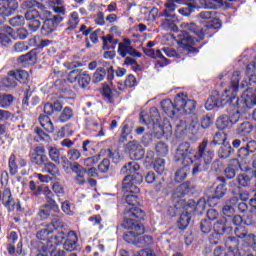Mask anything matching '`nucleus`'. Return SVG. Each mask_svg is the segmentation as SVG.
Returning <instances> with one entry per match:
<instances>
[{"label":"nucleus","instance_id":"nucleus-29","mask_svg":"<svg viewBox=\"0 0 256 256\" xmlns=\"http://www.w3.org/2000/svg\"><path fill=\"white\" fill-rule=\"evenodd\" d=\"M9 77H12V79H15L16 81H27L29 79V73L25 70H14L8 72Z\"/></svg>","mask_w":256,"mask_h":256},{"label":"nucleus","instance_id":"nucleus-2","mask_svg":"<svg viewBox=\"0 0 256 256\" xmlns=\"http://www.w3.org/2000/svg\"><path fill=\"white\" fill-rule=\"evenodd\" d=\"M180 29L184 32V34L180 35V43L184 51L190 54L199 53V50L191 45H195V43H199V41L205 39V32H203V29L199 28L194 22H183L180 25ZM188 33H194L198 38H194Z\"/></svg>","mask_w":256,"mask_h":256},{"label":"nucleus","instance_id":"nucleus-30","mask_svg":"<svg viewBox=\"0 0 256 256\" xmlns=\"http://www.w3.org/2000/svg\"><path fill=\"white\" fill-rule=\"evenodd\" d=\"M161 107L163 111L167 113V115H175V111H177V106H175V100L174 103L170 99L163 100L161 102Z\"/></svg>","mask_w":256,"mask_h":256},{"label":"nucleus","instance_id":"nucleus-3","mask_svg":"<svg viewBox=\"0 0 256 256\" xmlns=\"http://www.w3.org/2000/svg\"><path fill=\"white\" fill-rule=\"evenodd\" d=\"M135 219H145V212L141 208L131 207L124 210V220L122 227L129 229L127 233H134V235H143L145 227L142 224H136Z\"/></svg>","mask_w":256,"mask_h":256},{"label":"nucleus","instance_id":"nucleus-49","mask_svg":"<svg viewBox=\"0 0 256 256\" xmlns=\"http://www.w3.org/2000/svg\"><path fill=\"white\" fill-rule=\"evenodd\" d=\"M225 141H227V134H225L223 132H217L214 135L212 144L213 145H225Z\"/></svg>","mask_w":256,"mask_h":256},{"label":"nucleus","instance_id":"nucleus-52","mask_svg":"<svg viewBox=\"0 0 256 256\" xmlns=\"http://www.w3.org/2000/svg\"><path fill=\"white\" fill-rule=\"evenodd\" d=\"M225 246L229 251H235L239 247V240L235 237H228L225 241Z\"/></svg>","mask_w":256,"mask_h":256},{"label":"nucleus","instance_id":"nucleus-48","mask_svg":"<svg viewBox=\"0 0 256 256\" xmlns=\"http://www.w3.org/2000/svg\"><path fill=\"white\" fill-rule=\"evenodd\" d=\"M154 170L158 175H163L165 173V159L158 158L154 162Z\"/></svg>","mask_w":256,"mask_h":256},{"label":"nucleus","instance_id":"nucleus-57","mask_svg":"<svg viewBox=\"0 0 256 256\" xmlns=\"http://www.w3.org/2000/svg\"><path fill=\"white\" fill-rule=\"evenodd\" d=\"M12 27H21L25 24V18L21 15L15 16L9 20Z\"/></svg>","mask_w":256,"mask_h":256},{"label":"nucleus","instance_id":"nucleus-59","mask_svg":"<svg viewBox=\"0 0 256 256\" xmlns=\"http://www.w3.org/2000/svg\"><path fill=\"white\" fill-rule=\"evenodd\" d=\"M156 152L158 153V155L163 157L167 155V153H169V148L167 147V144H165L164 142H158L156 144Z\"/></svg>","mask_w":256,"mask_h":256},{"label":"nucleus","instance_id":"nucleus-44","mask_svg":"<svg viewBox=\"0 0 256 256\" xmlns=\"http://www.w3.org/2000/svg\"><path fill=\"white\" fill-rule=\"evenodd\" d=\"M73 117V110L69 107H65L63 111L60 113L59 121L61 123H67V121H70Z\"/></svg>","mask_w":256,"mask_h":256},{"label":"nucleus","instance_id":"nucleus-13","mask_svg":"<svg viewBox=\"0 0 256 256\" xmlns=\"http://www.w3.org/2000/svg\"><path fill=\"white\" fill-rule=\"evenodd\" d=\"M159 119H161V116L156 107H152L149 114H145V112H141L140 114V123L142 125H152L153 127H157L159 125Z\"/></svg>","mask_w":256,"mask_h":256},{"label":"nucleus","instance_id":"nucleus-40","mask_svg":"<svg viewBox=\"0 0 256 256\" xmlns=\"http://www.w3.org/2000/svg\"><path fill=\"white\" fill-rule=\"evenodd\" d=\"M125 200H126V203L130 205V207H127L126 209H131V207H135V205H139V197L135 192H129V194H126Z\"/></svg>","mask_w":256,"mask_h":256},{"label":"nucleus","instance_id":"nucleus-50","mask_svg":"<svg viewBox=\"0 0 256 256\" xmlns=\"http://www.w3.org/2000/svg\"><path fill=\"white\" fill-rule=\"evenodd\" d=\"M23 105L29 106V103L35 107V105H39V98L38 96H32L31 93L27 92L26 96L22 100Z\"/></svg>","mask_w":256,"mask_h":256},{"label":"nucleus","instance_id":"nucleus-21","mask_svg":"<svg viewBox=\"0 0 256 256\" xmlns=\"http://www.w3.org/2000/svg\"><path fill=\"white\" fill-rule=\"evenodd\" d=\"M237 203H239V198L235 196L230 198L222 208L223 215H225V217H233Z\"/></svg>","mask_w":256,"mask_h":256},{"label":"nucleus","instance_id":"nucleus-58","mask_svg":"<svg viewBox=\"0 0 256 256\" xmlns=\"http://www.w3.org/2000/svg\"><path fill=\"white\" fill-rule=\"evenodd\" d=\"M141 145L137 142V140H133V141H130L128 142L125 146H124V149L126 151V153H129L130 155L132 153L135 152V150L140 147Z\"/></svg>","mask_w":256,"mask_h":256},{"label":"nucleus","instance_id":"nucleus-47","mask_svg":"<svg viewBox=\"0 0 256 256\" xmlns=\"http://www.w3.org/2000/svg\"><path fill=\"white\" fill-rule=\"evenodd\" d=\"M106 75L107 71L105 70V68H98L93 75V83H101V81L105 79Z\"/></svg>","mask_w":256,"mask_h":256},{"label":"nucleus","instance_id":"nucleus-20","mask_svg":"<svg viewBox=\"0 0 256 256\" xmlns=\"http://www.w3.org/2000/svg\"><path fill=\"white\" fill-rule=\"evenodd\" d=\"M189 191H191V183L184 182L174 189L172 197L173 199H181L182 197H185V195H188Z\"/></svg>","mask_w":256,"mask_h":256},{"label":"nucleus","instance_id":"nucleus-31","mask_svg":"<svg viewBox=\"0 0 256 256\" xmlns=\"http://www.w3.org/2000/svg\"><path fill=\"white\" fill-rule=\"evenodd\" d=\"M184 167L180 168L175 173V181L177 183H181V181H184V179H187V175H189V166H187V163H183Z\"/></svg>","mask_w":256,"mask_h":256},{"label":"nucleus","instance_id":"nucleus-28","mask_svg":"<svg viewBox=\"0 0 256 256\" xmlns=\"http://www.w3.org/2000/svg\"><path fill=\"white\" fill-rule=\"evenodd\" d=\"M62 109L63 105L59 101L54 102V104L48 102L44 105V113L47 117L53 115L54 111H61Z\"/></svg>","mask_w":256,"mask_h":256},{"label":"nucleus","instance_id":"nucleus-18","mask_svg":"<svg viewBox=\"0 0 256 256\" xmlns=\"http://www.w3.org/2000/svg\"><path fill=\"white\" fill-rule=\"evenodd\" d=\"M78 242L79 237L77 236V232L71 230L67 233L66 240L63 243V249H65V251H69L70 253L73 251H77Z\"/></svg>","mask_w":256,"mask_h":256},{"label":"nucleus","instance_id":"nucleus-56","mask_svg":"<svg viewBox=\"0 0 256 256\" xmlns=\"http://www.w3.org/2000/svg\"><path fill=\"white\" fill-rule=\"evenodd\" d=\"M131 159H134L135 161H141L143 157H145V150L142 146L138 147L134 152L130 154Z\"/></svg>","mask_w":256,"mask_h":256},{"label":"nucleus","instance_id":"nucleus-4","mask_svg":"<svg viewBox=\"0 0 256 256\" xmlns=\"http://www.w3.org/2000/svg\"><path fill=\"white\" fill-rule=\"evenodd\" d=\"M251 153H256V141L250 140L246 143L245 146H242L238 150L239 160H233L235 165L239 166V169L247 173V171H251V163L253 161V156Z\"/></svg>","mask_w":256,"mask_h":256},{"label":"nucleus","instance_id":"nucleus-51","mask_svg":"<svg viewBox=\"0 0 256 256\" xmlns=\"http://www.w3.org/2000/svg\"><path fill=\"white\" fill-rule=\"evenodd\" d=\"M53 233V229H50L49 226L47 228H43L36 234L37 239L40 241H47L49 239V235Z\"/></svg>","mask_w":256,"mask_h":256},{"label":"nucleus","instance_id":"nucleus-36","mask_svg":"<svg viewBox=\"0 0 256 256\" xmlns=\"http://www.w3.org/2000/svg\"><path fill=\"white\" fill-rule=\"evenodd\" d=\"M239 187H251V181L253 176H249L247 173H242L237 177Z\"/></svg>","mask_w":256,"mask_h":256},{"label":"nucleus","instance_id":"nucleus-63","mask_svg":"<svg viewBox=\"0 0 256 256\" xmlns=\"http://www.w3.org/2000/svg\"><path fill=\"white\" fill-rule=\"evenodd\" d=\"M224 175L227 179H233L237 175V166H231L225 168Z\"/></svg>","mask_w":256,"mask_h":256},{"label":"nucleus","instance_id":"nucleus-12","mask_svg":"<svg viewBox=\"0 0 256 256\" xmlns=\"http://www.w3.org/2000/svg\"><path fill=\"white\" fill-rule=\"evenodd\" d=\"M118 55H120V57L130 55V57H133L134 59H139L142 57L141 52L135 50V48L131 46V40L127 38L118 44Z\"/></svg>","mask_w":256,"mask_h":256},{"label":"nucleus","instance_id":"nucleus-15","mask_svg":"<svg viewBox=\"0 0 256 256\" xmlns=\"http://www.w3.org/2000/svg\"><path fill=\"white\" fill-rule=\"evenodd\" d=\"M199 126L200 125L198 120H192V122L190 123V127L187 125V122L181 121L176 126V130H175L176 136L185 137V135H187L189 131H191V133H197V131H199Z\"/></svg>","mask_w":256,"mask_h":256},{"label":"nucleus","instance_id":"nucleus-38","mask_svg":"<svg viewBox=\"0 0 256 256\" xmlns=\"http://www.w3.org/2000/svg\"><path fill=\"white\" fill-rule=\"evenodd\" d=\"M225 195H227V186L223 182L216 186L213 199H223Z\"/></svg>","mask_w":256,"mask_h":256},{"label":"nucleus","instance_id":"nucleus-26","mask_svg":"<svg viewBox=\"0 0 256 256\" xmlns=\"http://www.w3.org/2000/svg\"><path fill=\"white\" fill-rule=\"evenodd\" d=\"M242 97L246 107H254L256 105V94L253 93V89H247L243 92Z\"/></svg>","mask_w":256,"mask_h":256},{"label":"nucleus","instance_id":"nucleus-42","mask_svg":"<svg viewBox=\"0 0 256 256\" xmlns=\"http://www.w3.org/2000/svg\"><path fill=\"white\" fill-rule=\"evenodd\" d=\"M78 84L82 89H85L89 86V83H91V76L89 74H86L85 72H82L78 75Z\"/></svg>","mask_w":256,"mask_h":256},{"label":"nucleus","instance_id":"nucleus-55","mask_svg":"<svg viewBox=\"0 0 256 256\" xmlns=\"http://www.w3.org/2000/svg\"><path fill=\"white\" fill-rule=\"evenodd\" d=\"M8 165L10 169V175H17V169H19V167L17 166L15 154L10 156Z\"/></svg>","mask_w":256,"mask_h":256},{"label":"nucleus","instance_id":"nucleus-37","mask_svg":"<svg viewBox=\"0 0 256 256\" xmlns=\"http://www.w3.org/2000/svg\"><path fill=\"white\" fill-rule=\"evenodd\" d=\"M232 151L233 148H231V145L224 144L218 150V157H220V159H229V157H231Z\"/></svg>","mask_w":256,"mask_h":256},{"label":"nucleus","instance_id":"nucleus-19","mask_svg":"<svg viewBox=\"0 0 256 256\" xmlns=\"http://www.w3.org/2000/svg\"><path fill=\"white\" fill-rule=\"evenodd\" d=\"M13 28L9 26H2L0 28V43L7 47L13 43Z\"/></svg>","mask_w":256,"mask_h":256},{"label":"nucleus","instance_id":"nucleus-33","mask_svg":"<svg viewBox=\"0 0 256 256\" xmlns=\"http://www.w3.org/2000/svg\"><path fill=\"white\" fill-rule=\"evenodd\" d=\"M19 63H29L30 65L37 62V54L35 51H30L18 58Z\"/></svg>","mask_w":256,"mask_h":256},{"label":"nucleus","instance_id":"nucleus-64","mask_svg":"<svg viewBox=\"0 0 256 256\" xmlns=\"http://www.w3.org/2000/svg\"><path fill=\"white\" fill-rule=\"evenodd\" d=\"M65 223L63 222V220H61V218L56 217L54 219H52V222L48 225V229H59L61 227H64Z\"/></svg>","mask_w":256,"mask_h":256},{"label":"nucleus","instance_id":"nucleus-16","mask_svg":"<svg viewBox=\"0 0 256 256\" xmlns=\"http://www.w3.org/2000/svg\"><path fill=\"white\" fill-rule=\"evenodd\" d=\"M229 229L227 227V219L223 218L218 220L214 224V233L210 236V241L211 243L218 244L219 243V237L222 235H225V232Z\"/></svg>","mask_w":256,"mask_h":256},{"label":"nucleus","instance_id":"nucleus-34","mask_svg":"<svg viewBox=\"0 0 256 256\" xmlns=\"http://www.w3.org/2000/svg\"><path fill=\"white\" fill-rule=\"evenodd\" d=\"M77 25H79V13L72 12L68 20V27L66 28V31H75V29H77Z\"/></svg>","mask_w":256,"mask_h":256},{"label":"nucleus","instance_id":"nucleus-45","mask_svg":"<svg viewBox=\"0 0 256 256\" xmlns=\"http://www.w3.org/2000/svg\"><path fill=\"white\" fill-rule=\"evenodd\" d=\"M44 171L49 173V175H59V168L53 162H49V160L44 164Z\"/></svg>","mask_w":256,"mask_h":256},{"label":"nucleus","instance_id":"nucleus-32","mask_svg":"<svg viewBox=\"0 0 256 256\" xmlns=\"http://www.w3.org/2000/svg\"><path fill=\"white\" fill-rule=\"evenodd\" d=\"M1 201L5 207H11V205H15L13 195L11 194V190L9 188L4 189Z\"/></svg>","mask_w":256,"mask_h":256},{"label":"nucleus","instance_id":"nucleus-17","mask_svg":"<svg viewBox=\"0 0 256 256\" xmlns=\"http://www.w3.org/2000/svg\"><path fill=\"white\" fill-rule=\"evenodd\" d=\"M31 161L39 167H43V165L46 164L47 161H49V158H47V154L43 146H37L34 149V152L31 155Z\"/></svg>","mask_w":256,"mask_h":256},{"label":"nucleus","instance_id":"nucleus-43","mask_svg":"<svg viewBox=\"0 0 256 256\" xmlns=\"http://www.w3.org/2000/svg\"><path fill=\"white\" fill-rule=\"evenodd\" d=\"M191 221V216L189 215L188 212H185L181 214L179 220H178V227L179 229H187L189 226V223Z\"/></svg>","mask_w":256,"mask_h":256},{"label":"nucleus","instance_id":"nucleus-8","mask_svg":"<svg viewBox=\"0 0 256 256\" xmlns=\"http://www.w3.org/2000/svg\"><path fill=\"white\" fill-rule=\"evenodd\" d=\"M141 234H135V232H126L124 234V241L126 243H130L131 245H135L139 249H143V247H149V245H153V237L149 235L140 236Z\"/></svg>","mask_w":256,"mask_h":256},{"label":"nucleus","instance_id":"nucleus-27","mask_svg":"<svg viewBox=\"0 0 256 256\" xmlns=\"http://www.w3.org/2000/svg\"><path fill=\"white\" fill-rule=\"evenodd\" d=\"M141 169V166L137 164V162H128L125 166L122 167L120 173L122 175H133L137 173Z\"/></svg>","mask_w":256,"mask_h":256},{"label":"nucleus","instance_id":"nucleus-10","mask_svg":"<svg viewBox=\"0 0 256 256\" xmlns=\"http://www.w3.org/2000/svg\"><path fill=\"white\" fill-rule=\"evenodd\" d=\"M192 152L193 149H191V144L188 142L181 143L176 150L175 159L176 161H181V163H186V165H189V163H192Z\"/></svg>","mask_w":256,"mask_h":256},{"label":"nucleus","instance_id":"nucleus-62","mask_svg":"<svg viewBox=\"0 0 256 256\" xmlns=\"http://www.w3.org/2000/svg\"><path fill=\"white\" fill-rule=\"evenodd\" d=\"M67 157L70 161H77L81 158V151L77 150L76 148H72L68 151Z\"/></svg>","mask_w":256,"mask_h":256},{"label":"nucleus","instance_id":"nucleus-5","mask_svg":"<svg viewBox=\"0 0 256 256\" xmlns=\"http://www.w3.org/2000/svg\"><path fill=\"white\" fill-rule=\"evenodd\" d=\"M43 15L46 19L44 20L41 27V35H51V33H53L57 29L59 23L63 21V17L59 15L53 16V14H51V11L49 10H45L43 12Z\"/></svg>","mask_w":256,"mask_h":256},{"label":"nucleus","instance_id":"nucleus-25","mask_svg":"<svg viewBox=\"0 0 256 256\" xmlns=\"http://www.w3.org/2000/svg\"><path fill=\"white\" fill-rule=\"evenodd\" d=\"M39 123L41 127L44 128V131H46V133H53L55 131V126L53 125V122L51 121V118H49V116L40 115Z\"/></svg>","mask_w":256,"mask_h":256},{"label":"nucleus","instance_id":"nucleus-11","mask_svg":"<svg viewBox=\"0 0 256 256\" xmlns=\"http://www.w3.org/2000/svg\"><path fill=\"white\" fill-rule=\"evenodd\" d=\"M25 19L28 21L29 31H32V33L39 31L41 28V14L37 11V9L26 11Z\"/></svg>","mask_w":256,"mask_h":256},{"label":"nucleus","instance_id":"nucleus-54","mask_svg":"<svg viewBox=\"0 0 256 256\" xmlns=\"http://www.w3.org/2000/svg\"><path fill=\"white\" fill-rule=\"evenodd\" d=\"M209 169L208 166L202 164L200 161H196L194 167L192 169V175H199V173H203V171H207Z\"/></svg>","mask_w":256,"mask_h":256},{"label":"nucleus","instance_id":"nucleus-46","mask_svg":"<svg viewBox=\"0 0 256 256\" xmlns=\"http://www.w3.org/2000/svg\"><path fill=\"white\" fill-rule=\"evenodd\" d=\"M253 131V126L249 122H243L237 129L239 135H249Z\"/></svg>","mask_w":256,"mask_h":256},{"label":"nucleus","instance_id":"nucleus-24","mask_svg":"<svg viewBox=\"0 0 256 256\" xmlns=\"http://www.w3.org/2000/svg\"><path fill=\"white\" fill-rule=\"evenodd\" d=\"M177 17H165L164 20H162L161 28L164 31H177Z\"/></svg>","mask_w":256,"mask_h":256},{"label":"nucleus","instance_id":"nucleus-61","mask_svg":"<svg viewBox=\"0 0 256 256\" xmlns=\"http://www.w3.org/2000/svg\"><path fill=\"white\" fill-rule=\"evenodd\" d=\"M13 49L15 53H23L25 51H29V46L25 42H16L13 45Z\"/></svg>","mask_w":256,"mask_h":256},{"label":"nucleus","instance_id":"nucleus-22","mask_svg":"<svg viewBox=\"0 0 256 256\" xmlns=\"http://www.w3.org/2000/svg\"><path fill=\"white\" fill-rule=\"evenodd\" d=\"M175 3H181V0H169L165 3V9L160 13L159 17H172L175 16V9L177 5Z\"/></svg>","mask_w":256,"mask_h":256},{"label":"nucleus","instance_id":"nucleus-14","mask_svg":"<svg viewBox=\"0 0 256 256\" xmlns=\"http://www.w3.org/2000/svg\"><path fill=\"white\" fill-rule=\"evenodd\" d=\"M19 9L17 0H0V17H11Z\"/></svg>","mask_w":256,"mask_h":256},{"label":"nucleus","instance_id":"nucleus-41","mask_svg":"<svg viewBox=\"0 0 256 256\" xmlns=\"http://www.w3.org/2000/svg\"><path fill=\"white\" fill-rule=\"evenodd\" d=\"M229 123H231V121L229 120V116L222 115L217 119L216 127L217 129L223 131L224 129H227V127H229Z\"/></svg>","mask_w":256,"mask_h":256},{"label":"nucleus","instance_id":"nucleus-7","mask_svg":"<svg viewBox=\"0 0 256 256\" xmlns=\"http://www.w3.org/2000/svg\"><path fill=\"white\" fill-rule=\"evenodd\" d=\"M209 141L204 139L198 146V151L196 152V159L206 167H210L211 163H213V158L215 157V152L209 148Z\"/></svg>","mask_w":256,"mask_h":256},{"label":"nucleus","instance_id":"nucleus-1","mask_svg":"<svg viewBox=\"0 0 256 256\" xmlns=\"http://www.w3.org/2000/svg\"><path fill=\"white\" fill-rule=\"evenodd\" d=\"M241 81V72L234 71L231 77V83L229 89L225 90V93L222 95L220 101H218L217 96H211L207 99L205 103V108L207 111H213L214 107H225L226 105H235L233 102H239L237 98V91L239 89V83Z\"/></svg>","mask_w":256,"mask_h":256},{"label":"nucleus","instance_id":"nucleus-6","mask_svg":"<svg viewBox=\"0 0 256 256\" xmlns=\"http://www.w3.org/2000/svg\"><path fill=\"white\" fill-rule=\"evenodd\" d=\"M175 107L176 111H178L182 115H190V113H193V111H195L197 103L195 102V100L187 99V95L180 93L177 94L175 98Z\"/></svg>","mask_w":256,"mask_h":256},{"label":"nucleus","instance_id":"nucleus-60","mask_svg":"<svg viewBox=\"0 0 256 256\" xmlns=\"http://www.w3.org/2000/svg\"><path fill=\"white\" fill-rule=\"evenodd\" d=\"M200 229L202 233H211V229H213V224H211L210 220L204 219L200 222Z\"/></svg>","mask_w":256,"mask_h":256},{"label":"nucleus","instance_id":"nucleus-35","mask_svg":"<svg viewBox=\"0 0 256 256\" xmlns=\"http://www.w3.org/2000/svg\"><path fill=\"white\" fill-rule=\"evenodd\" d=\"M200 4L205 9H219L223 5V0H200Z\"/></svg>","mask_w":256,"mask_h":256},{"label":"nucleus","instance_id":"nucleus-23","mask_svg":"<svg viewBox=\"0 0 256 256\" xmlns=\"http://www.w3.org/2000/svg\"><path fill=\"white\" fill-rule=\"evenodd\" d=\"M102 95L106 102L113 103L117 97H119V91L112 89L109 86H104L102 90Z\"/></svg>","mask_w":256,"mask_h":256},{"label":"nucleus","instance_id":"nucleus-53","mask_svg":"<svg viewBox=\"0 0 256 256\" xmlns=\"http://www.w3.org/2000/svg\"><path fill=\"white\" fill-rule=\"evenodd\" d=\"M207 207V200L205 198H200L197 203L194 202V211L196 213H199L200 215L203 214V211H205Z\"/></svg>","mask_w":256,"mask_h":256},{"label":"nucleus","instance_id":"nucleus-9","mask_svg":"<svg viewBox=\"0 0 256 256\" xmlns=\"http://www.w3.org/2000/svg\"><path fill=\"white\" fill-rule=\"evenodd\" d=\"M143 183V176L139 173L128 174L122 182V187L126 193H139V187Z\"/></svg>","mask_w":256,"mask_h":256},{"label":"nucleus","instance_id":"nucleus-39","mask_svg":"<svg viewBox=\"0 0 256 256\" xmlns=\"http://www.w3.org/2000/svg\"><path fill=\"white\" fill-rule=\"evenodd\" d=\"M48 153L51 161H54V163H61V151L57 149L56 147L50 146L48 148Z\"/></svg>","mask_w":256,"mask_h":256}]
</instances>
